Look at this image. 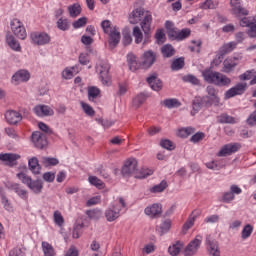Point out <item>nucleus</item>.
Listing matches in <instances>:
<instances>
[{
  "label": "nucleus",
  "instance_id": "obj_7",
  "mask_svg": "<svg viewBox=\"0 0 256 256\" xmlns=\"http://www.w3.org/2000/svg\"><path fill=\"white\" fill-rule=\"evenodd\" d=\"M109 69L110 66L108 63H100L96 66V71L100 75V80L102 81L103 85L109 87L111 85V76H109Z\"/></svg>",
  "mask_w": 256,
  "mask_h": 256
},
{
  "label": "nucleus",
  "instance_id": "obj_52",
  "mask_svg": "<svg viewBox=\"0 0 256 256\" xmlns=\"http://www.w3.org/2000/svg\"><path fill=\"white\" fill-rule=\"evenodd\" d=\"M191 35V29L185 28L181 31L178 30V38L176 41H183V39H187Z\"/></svg>",
  "mask_w": 256,
  "mask_h": 256
},
{
  "label": "nucleus",
  "instance_id": "obj_6",
  "mask_svg": "<svg viewBox=\"0 0 256 256\" xmlns=\"http://www.w3.org/2000/svg\"><path fill=\"white\" fill-rule=\"evenodd\" d=\"M240 27H247L246 35H248L250 39H256V16L244 18Z\"/></svg>",
  "mask_w": 256,
  "mask_h": 256
},
{
  "label": "nucleus",
  "instance_id": "obj_19",
  "mask_svg": "<svg viewBox=\"0 0 256 256\" xmlns=\"http://www.w3.org/2000/svg\"><path fill=\"white\" fill-rule=\"evenodd\" d=\"M163 213V207L161 204H153L145 208V214L148 215L151 219H157Z\"/></svg>",
  "mask_w": 256,
  "mask_h": 256
},
{
  "label": "nucleus",
  "instance_id": "obj_26",
  "mask_svg": "<svg viewBox=\"0 0 256 256\" xmlns=\"http://www.w3.org/2000/svg\"><path fill=\"white\" fill-rule=\"evenodd\" d=\"M30 78H31V75L27 70H20L12 76V81H14L15 84L17 85L19 83H23L27 81Z\"/></svg>",
  "mask_w": 256,
  "mask_h": 256
},
{
  "label": "nucleus",
  "instance_id": "obj_54",
  "mask_svg": "<svg viewBox=\"0 0 256 256\" xmlns=\"http://www.w3.org/2000/svg\"><path fill=\"white\" fill-rule=\"evenodd\" d=\"M219 123H230L234 124L235 123V118L232 116H229L228 114H222L219 117Z\"/></svg>",
  "mask_w": 256,
  "mask_h": 256
},
{
  "label": "nucleus",
  "instance_id": "obj_1",
  "mask_svg": "<svg viewBox=\"0 0 256 256\" xmlns=\"http://www.w3.org/2000/svg\"><path fill=\"white\" fill-rule=\"evenodd\" d=\"M202 76L206 83H211L212 85H216V87H229L231 85V78L217 71L204 70Z\"/></svg>",
  "mask_w": 256,
  "mask_h": 256
},
{
  "label": "nucleus",
  "instance_id": "obj_30",
  "mask_svg": "<svg viewBox=\"0 0 256 256\" xmlns=\"http://www.w3.org/2000/svg\"><path fill=\"white\" fill-rule=\"evenodd\" d=\"M236 48L237 42L226 43L219 49V54L225 57V55L231 53V51H234Z\"/></svg>",
  "mask_w": 256,
  "mask_h": 256
},
{
  "label": "nucleus",
  "instance_id": "obj_16",
  "mask_svg": "<svg viewBox=\"0 0 256 256\" xmlns=\"http://www.w3.org/2000/svg\"><path fill=\"white\" fill-rule=\"evenodd\" d=\"M151 23H153V17L151 14H146L141 22V27L145 35L144 43H147L151 39Z\"/></svg>",
  "mask_w": 256,
  "mask_h": 256
},
{
  "label": "nucleus",
  "instance_id": "obj_62",
  "mask_svg": "<svg viewBox=\"0 0 256 256\" xmlns=\"http://www.w3.org/2000/svg\"><path fill=\"white\" fill-rule=\"evenodd\" d=\"M125 93H127V84L119 83L116 95H118V97H123Z\"/></svg>",
  "mask_w": 256,
  "mask_h": 256
},
{
  "label": "nucleus",
  "instance_id": "obj_35",
  "mask_svg": "<svg viewBox=\"0 0 256 256\" xmlns=\"http://www.w3.org/2000/svg\"><path fill=\"white\" fill-rule=\"evenodd\" d=\"M81 4L80 3H75L73 5L68 6V12L70 17L75 18L79 17L81 15Z\"/></svg>",
  "mask_w": 256,
  "mask_h": 256
},
{
  "label": "nucleus",
  "instance_id": "obj_47",
  "mask_svg": "<svg viewBox=\"0 0 256 256\" xmlns=\"http://www.w3.org/2000/svg\"><path fill=\"white\" fill-rule=\"evenodd\" d=\"M164 189H167V182L165 180L152 187L150 191L151 193H163Z\"/></svg>",
  "mask_w": 256,
  "mask_h": 256
},
{
  "label": "nucleus",
  "instance_id": "obj_13",
  "mask_svg": "<svg viewBox=\"0 0 256 256\" xmlns=\"http://www.w3.org/2000/svg\"><path fill=\"white\" fill-rule=\"evenodd\" d=\"M206 96L207 97L210 106L215 105V107H219L220 98H219V91L215 89L213 86H207L206 88Z\"/></svg>",
  "mask_w": 256,
  "mask_h": 256
},
{
  "label": "nucleus",
  "instance_id": "obj_53",
  "mask_svg": "<svg viewBox=\"0 0 256 256\" xmlns=\"http://www.w3.org/2000/svg\"><path fill=\"white\" fill-rule=\"evenodd\" d=\"M57 27L60 31H67L69 29V22L67 19L60 18L57 21Z\"/></svg>",
  "mask_w": 256,
  "mask_h": 256
},
{
  "label": "nucleus",
  "instance_id": "obj_15",
  "mask_svg": "<svg viewBox=\"0 0 256 256\" xmlns=\"http://www.w3.org/2000/svg\"><path fill=\"white\" fill-rule=\"evenodd\" d=\"M32 143L37 149H45L47 147V136L39 131L33 132Z\"/></svg>",
  "mask_w": 256,
  "mask_h": 256
},
{
  "label": "nucleus",
  "instance_id": "obj_63",
  "mask_svg": "<svg viewBox=\"0 0 256 256\" xmlns=\"http://www.w3.org/2000/svg\"><path fill=\"white\" fill-rule=\"evenodd\" d=\"M200 9H215V4L213 0H206L200 5Z\"/></svg>",
  "mask_w": 256,
  "mask_h": 256
},
{
  "label": "nucleus",
  "instance_id": "obj_46",
  "mask_svg": "<svg viewBox=\"0 0 256 256\" xmlns=\"http://www.w3.org/2000/svg\"><path fill=\"white\" fill-rule=\"evenodd\" d=\"M133 37H135V43L137 45L143 41V32H141V28H139V26H135L133 28Z\"/></svg>",
  "mask_w": 256,
  "mask_h": 256
},
{
  "label": "nucleus",
  "instance_id": "obj_14",
  "mask_svg": "<svg viewBox=\"0 0 256 256\" xmlns=\"http://www.w3.org/2000/svg\"><path fill=\"white\" fill-rule=\"evenodd\" d=\"M239 149H241V144L239 143L226 144L220 149L217 156L227 157L228 155H233V153H237Z\"/></svg>",
  "mask_w": 256,
  "mask_h": 256
},
{
  "label": "nucleus",
  "instance_id": "obj_8",
  "mask_svg": "<svg viewBox=\"0 0 256 256\" xmlns=\"http://www.w3.org/2000/svg\"><path fill=\"white\" fill-rule=\"evenodd\" d=\"M157 61V54L152 50H148L143 53L140 61V66L142 69H151L155 62Z\"/></svg>",
  "mask_w": 256,
  "mask_h": 256
},
{
  "label": "nucleus",
  "instance_id": "obj_32",
  "mask_svg": "<svg viewBox=\"0 0 256 256\" xmlns=\"http://www.w3.org/2000/svg\"><path fill=\"white\" fill-rule=\"evenodd\" d=\"M184 244L182 241H176L172 246L168 248V253L171 256H177L179 253H181V249H183Z\"/></svg>",
  "mask_w": 256,
  "mask_h": 256
},
{
  "label": "nucleus",
  "instance_id": "obj_24",
  "mask_svg": "<svg viewBox=\"0 0 256 256\" xmlns=\"http://www.w3.org/2000/svg\"><path fill=\"white\" fill-rule=\"evenodd\" d=\"M145 15V10L143 8H136L133 10L128 18L129 23L131 25H137L139 21H141V18Z\"/></svg>",
  "mask_w": 256,
  "mask_h": 256
},
{
  "label": "nucleus",
  "instance_id": "obj_57",
  "mask_svg": "<svg viewBox=\"0 0 256 256\" xmlns=\"http://www.w3.org/2000/svg\"><path fill=\"white\" fill-rule=\"evenodd\" d=\"M54 223H56V225H59V227H61L63 223H65V219H63L61 212L59 211L54 212Z\"/></svg>",
  "mask_w": 256,
  "mask_h": 256
},
{
  "label": "nucleus",
  "instance_id": "obj_9",
  "mask_svg": "<svg viewBox=\"0 0 256 256\" xmlns=\"http://www.w3.org/2000/svg\"><path fill=\"white\" fill-rule=\"evenodd\" d=\"M138 162L135 158L128 159L123 167H122V175L123 177H131V175H135L137 172Z\"/></svg>",
  "mask_w": 256,
  "mask_h": 256
},
{
  "label": "nucleus",
  "instance_id": "obj_36",
  "mask_svg": "<svg viewBox=\"0 0 256 256\" xmlns=\"http://www.w3.org/2000/svg\"><path fill=\"white\" fill-rule=\"evenodd\" d=\"M160 104L164 105L167 109H174L176 107H181V102L175 98L165 99L160 102Z\"/></svg>",
  "mask_w": 256,
  "mask_h": 256
},
{
  "label": "nucleus",
  "instance_id": "obj_4",
  "mask_svg": "<svg viewBox=\"0 0 256 256\" xmlns=\"http://www.w3.org/2000/svg\"><path fill=\"white\" fill-rule=\"evenodd\" d=\"M206 251L208 256H221L219 241L211 235L206 236Z\"/></svg>",
  "mask_w": 256,
  "mask_h": 256
},
{
  "label": "nucleus",
  "instance_id": "obj_5",
  "mask_svg": "<svg viewBox=\"0 0 256 256\" xmlns=\"http://www.w3.org/2000/svg\"><path fill=\"white\" fill-rule=\"evenodd\" d=\"M201 243H203V236L197 235L195 239L189 242V244L184 249V256H193L197 255L199 248L201 247Z\"/></svg>",
  "mask_w": 256,
  "mask_h": 256
},
{
  "label": "nucleus",
  "instance_id": "obj_37",
  "mask_svg": "<svg viewBox=\"0 0 256 256\" xmlns=\"http://www.w3.org/2000/svg\"><path fill=\"white\" fill-rule=\"evenodd\" d=\"M11 189L12 191H15V193H17V195H19L21 199H27L29 195V192H27V190L25 189H22L21 185H19L18 183L12 184Z\"/></svg>",
  "mask_w": 256,
  "mask_h": 256
},
{
  "label": "nucleus",
  "instance_id": "obj_17",
  "mask_svg": "<svg viewBox=\"0 0 256 256\" xmlns=\"http://www.w3.org/2000/svg\"><path fill=\"white\" fill-rule=\"evenodd\" d=\"M5 119L9 125H18L23 120V116L15 110H8L5 113Z\"/></svg>",
  "mask_w": 256,
  "mask_h": 256
},
{
  "label": "nucleus",
  "instance_id": "obj_25",
  "mask_svg": "<svg viewBox=\"0 0 256 256\" xmlns=\"http://www.w3.org/2000/svg\"><path fill=\"white\" fill-rule=\"evenodd\" d=\"M146 81L153 91H161L163 89V82L157 77V74L148 77Z\"/></svg>",
  "mask_w": 256,
  "mask_h": 256
},
{
  "label": "nucleus",
  "instance_id": "obj_43",
  "mask_svg": "<svg viewBox=\"0 0 256 256\" xmlns=\"http://www.w3.org/2000/svg\"><path fill=\"white\" fill-rule=\"evenodd\" d=\"M147 99V96L143 93L137 95L134 99H133V107H135V109H139V107L142 106L143 103H145V100Z\"/></svg>",
  "mask_w": 256,
  "mask_h": 256
},
{
  "label": "nucleus",
  "instance_id": "obj_28",
  "mask_svg": "<svg viewBox=\"0 0 256 256\" xmlns=\"http://www.w3.org/2000/svg\"><path fill=\"white\" fill-rule=\"evenodd\" d=\"M6 43L9 45L10 48H12L13 51H21V44H19V41L15 39V36L7 34Z\"/></svg>",
  "mask_w": 256,
  "mask_h": 256
},
{
  "label": "nucleus",
  "instance_id": "obj_61",
  "mask_svg": "<svg viewBox=\"0 0 256 256\" xmlns=\"http://www.w3.org/2000/svg\"><path fill=\"white\" fill-rule=\"evenodd\" d=\"M203 139H205V133L197 132L190 138V141L192 143H199V141H203Z\"/></svg>",
  "mask_w": 256,
  "mask_h": 256
},
{
  "label": "nucleus",
  "instance_id": "obj_20",
  "mask_svg": "<svg viewBox=\"0 0 256 256\" xmlns=\"http://www.w3.org/2000/svg\"><path fill=\"white\" fill-rule=\"evenodd\" d=\"M33 111L38 117H51L52 115H55L53 108L47 105H37Z\"/></svg>",
  "mask_w": 256,
  "mask_h": 256
},
{
  "label": "nucleus",
  "instance_id": "obj_33",
  "mask_svg": "<svg viewBox=\"0 0 256 256\" xmlns=\"http://www.w3.org/2000/svg\"><path fill=\"white\" fill-rule=\"evenodd\" d=\"M101 97V90L95 86H91L88 88V100L95 102L96 99Z\"/></svg>",
  "mask_w": 256,
  "mask_h": 256
},
{
  "label": "nucleus",
  "instance_id": "obj_48",
  "mask_svg": "<svg viewBox=\"0 0 256 256\" xmlns=\"http://www.w3.org/2000/svg\"><path fill=\"white\" fill-rule=\"evenodd\" d=\"M182 81H184V83H191L192 85H200V81L191 74L185 75L182 77Z\"/></svg>",
  "mask_w": 256,
  "mask_h": 256
},
{
  "label": "nucleus",
  "instance_id": "obj_11",
  "mask_svg": "<svg viewBox=\"0 0 256 256\" xmlns=\"http://www.w3.org/2000/svg\"><path fill=\"white\" fill-rule=\"evenodd\" d=\"M11 30L12 33H14L16 37H18V39H26L27 30H25V26H23V23H21V21H19L18 19H14L11 22Z\"/></svg>",
  "mask_w": 256,
  "mask_h": 256
},
{
  "label": "nucleus",
  "instance_id": "obj_3",
  "mask_svg": "<svg viewBox=\"0 0 256 256\" xmlns=\"http://www.w3.org/2000/svg\"><path fill=\"white\" fill-rule=\"evenodd\" d=\"M18 179L24 184L27 185L29 189L33 191L36 195H39L41 191H43V181L41 180H32L31 177H29L25 173H18L17 174Z\"/></svg>",
  "mask_w": 256,
  "mask_h": 256
},
{
  "label": "nucleus",
  "instance_id": "obj_12",
  "mask_svg": "<svg viewBox=\"0 0 256 256\" xmlns=\"http://www.w3.org/2000/svg\"><path fill=\"white\" fill-rule=\"evenodd\" d=\"M245 91H247V83H238L225 92V99H231L232 97H237V95H243Z\"/></svg>",
  "mask_w": 256,
  "mask_h": 256
},
{
  "label": "nucleus",
  "instance_id": "obj_40",
  "mask_svg": "<svg viewBox=\"0 0 256 256\" xmlns=\"http://www.w3.org/2000/svg\"><path fill=\"white\" fill-rule=\"evenodd\" d=\"M183 67H185V58L183 57L175 59L171 64L172 71H179Z\"/></svg>",
  "mask_w": 256,
  "mask_h": 256
},
{
  "label": "nucleus",
  "instance_id": "obj_45",
  "mask_svg": "<svg viewBox=\"0 0 256 256\" xmlns=\"http://www.w3.org/2000/svg\"><path fill=\"white\" fill-rule=\"evenodd\" d=\"M42 165L44 167H55V165H59V160L57 158L42 157Z\"/></svg>",
  "mask_w": 256,
  "mask_h": 256
},
{
  "label": "nucleus",
  "instance_id": "obj_34",
  "mask_svg": "<svg viewBox=\"0 0 256 256\" xmlns=\"http://www.w3.org/2000/svg\"><path fill=\"white\" fill-rule=\"evenodd\" d=\"M83 227H85V224L83 222L77 221L74 224L73 232H72L73 239H79V237L83 235Z\"/></svg>",
  "mask_w": 256,
  "mask_h": 256
},
{
  "label": "nucleus",
  "instance_id": "obj_44",
  "mask_svg": "<svg viewBox=\"0 0 256 256\" xmlns=\"http://www.w3.org/2000/svg\"><path fill=\"white\" fill-rule=\"evenodd\" d=\"M44 256H55V249L48 242H42Z\"/></svg>",
  "mask_w": 256,
  "mask_h": 256
},
{
  "label": "nucleus",
  "instance_id": "obj_56",
  "mask_svg": "<svg viewBox=\"0 0 256 256\" xmlns=\"http://www.w3.org/2000/svg\"><path fill=\"white\" fill-rule=\"evenodd\" d=\"M81 106L86 115H89L90 117L95 115V110H93V107H91L89 104L81 102Z\"/></svg>",
  "mask_w": 256,
  "mask_h": 256
},
{
  "label": "nucleus",
  "instance_id": "obj_55",
  "mask_svg": "<svg viewBox=\"0 0 256 256\" xmlns=\"http://www.w3.org/2000/svg\"><path fill=\"white\" fill-rule=\"evenodd\" d=\"M86 215L89 217V219H94L95 221H97V219L101 218V211L88 210V211H86Z\"/></svg>",
  "mask_w": 256,
  "mask_h": 256
},
{
  "label": "nucleus",
  "instance_id": "obj_51",
  "mask_svg": "<svg viewBox=\"0 0 256 256\" xmlns=\"http://www.w3.org/2000/svg\"><path fill=\"white\" fill-rule=\"evenodd\" d=\"M160 145L163 149H167V151H173V149H175V144H173L169 139H162L160 141Z\"/></svg>",
  "mask_w": 256,
  "mask_h": 256
},
{
  "label": "nucleus",
  "instance_id": "obj_23",
  "mask_svg": "<svg viewBox=\"0 0 256 256\" xmlns=\"http://www.w3.org/2000/svg\"><path fill=\"white\" fill-rule=\"evenodd\" d=\"M241 59V57H232V58H229V59H226L224 62H223V68H222V71L223 73H231V71H233L237 65H238V62Z\"/></svg>",
  "mask_w": 256,
  "mask_h": 256
},
{
  "label": "nucleus",
  "instance_id": "obj_21",
  "mask_svg": "<svg viewBox=\"0 0 256 256\" xmlns=\"http://www.w3.org/2000/svg\"><path fill=\"white\" fill-rule=\"evenodd\" d=\"M120 41H121V32H119L116 28H114L109 33V39H108L109 49L111 50L115 49V47L119 45Z\"/></svg>",
  "mask_w": 256,
  "mask_h": 256
},
{
  "label": "nucleus",
  "instance_id": "obj_49",
  "mask_svg": "<svg viewBox=\"0 0 256 256\" xmlns=\"http://www.w3.org/2000/svg\"><path fill=\"white\" fill-rule=\"evenodd\" d=\"M254 75H256L255 69L248 70L245 73L241 74L239 76L240 81H249L250 79H253Z\"/></svg>",
  "mask_w": 256,
  "mask_h": 256
},
{
  "label": "nucleus",
  "instance_id": "obj_27",
  "mask_svg": "<svg viewBox=\"0 0 256 256\" xmlns=\"http://www.w3.org/2000/svg\"><path fill=\"white\" fill-rule=\"evenodd\" d=\"M165 27H166L167 35L169 39H171L172 41H175V39L177 40L179 35V30L175 28V24H173V22L171 21H166Z\"/></svg>",
  "mask_w": 256,
  "mask_h": 256
},
{
  "label": "nucleus",
  "instance_id": "obj_18",
  "mask_svg": "<svg viewBox=\"0 0 256 256\" xmlns=\"http://www.w3.org/2000/svg\"><path fill=\"white\" fill-rule=\"evenodd\" d=\"M31 40L35 45H47L51 41V37L47 33L34 32L31 34Z\"/></svg>",
  "mask_w": 256,
  "mask_h": 256
},
{
  "label": "nucleus",
  "instance_id": "obj_38",
  "mask_svg": "<svg viewBox=\"0 0 256 256\" xmlns=\"http://www.w3.org/2000/svg\"><path fill=\"white\" fill-rule=\"evenodd\" d=\"M149 175H153V170L150 169H138L136 168V172L134 174L135 179H145V177H149Z\"/></svg>",
  "mask_w": 256,
  "mask_h": 256
},
{
  "label": "nucleus",
  "instance_id": "obj_41",
  "mask_svg": "<svg viewBox=\"0 0 256 256\" xmlns=\"http://www.w3.org/2000/svg\"><path fill=\"white\" fill-rule=\"evenodd\" d=\"M195 219H196V216H193V214H191V216L187 219V221L184 223L182 227L183 235H186L189 229L193 227V225H195Z\"/></svg>",
  "mask_w": 256,
  "mask_h": 256
},
{
  "label": "nucleus",
  "instance_id": "obj_50",
  "mask_svg": "<svg viewBox=\"0 0 256 256\" xmlns=\"http://www.w3.org/2000/svg\"><path fill=\"white\" fill-rule=\"evenodd\" d=\"M251 233H253V226H251V224L245 225L241 234L242 239H249Z\"/></svg>",
  "mask_w": 256,
  "mask_h": 256
},
{
  "label": "nucleus",
  "instance_id": "obj_31",
  "mask_svg": "<svg viewBox=\"0 0 256 256\" xmlns=\"http://www.w3.org/2000/svg\"><path fill=\"white\" fill-rule=\"evenodd\" d=\"M28 165H29V169L30 171H32V173H34V175H39V173H41V166L39 165V160L37 159V157H32L29 161H28Z\"/></svg>",
  "mask_w": 256,
  "mask_h": 256
},
{
  "label": "nucleus",
  "instance_id": "obj_58",
  "mask_svg": "<svg viewBox=\"0 0 256 256\" xmlns=\"http://www.w3.org/2000/svg\"><path fill=\"white\" fill-rule=\"evenodd\" d=\"M122 43L124 47H127V45H131V43H133V38L131 37V33L123 32Z\"/></svg>",
  "mask_w": 256,
  "mask_h": 256
},
{
  "label": "nucleus",
  "instance_id": "obj_10",
  "mask_svg": "<svg viewBox=\"0 0 256 256\" xmlns=\"http://www.w3.org/2000/svg\"><path fill=\"white\" fill-rule=\"evenodd\" d=\"M203 107H211V104L209 103V98L204 96H196L192 101L191 115H197V112L200 109H203Z\"/></svg>",
  "mask_w": 256,
  "mask_h": 256
},
{
  "label": "nucleus",
  "instance_id": "obj_59",
  "mask_svg": "<svg viewBox=\"0 0 256 256\" xmlns=\"http://www.w3.org/2000/svg\"><path fill=\"white\" fill-rule=\"evenodd\" d=\"M160 229H161V235H163L164 233H168V231L171 230V220H165L161 226H160Z\"/></svg>",
  "mask_w": 256,
  "mask_h": 256
},
{
  "label": "nucleus",
  "instance_id": "obj_2",
  "mask_svg": "<svg viewBox=\"0 0 256 256\" xmlns=\"http://www.w3.org/2000/svg\"><path fill=\"white\" fill-rule=\"evenodd\" d=\"M230 12L238 19L240 27L243 19H249V10L241 4V0H230Z\"/></svg>",
  "mask_w": 256,
  "mask_h": 256
},
{
  "label": "nucleus",
  "instance_id": "obj_22",
  "mask_svg": "<svg viewBox=\"0 0 256 256\" xmlns=\"http://www.w3.org/2000/svg\"><path fill=\"white\" fill-rule=\"evenodd\" d=\"M17 159H21V156L13 153H5L0 154V161H3L9 167H13V165H17Z\"/></svg>",
  "mask_w": 256,
  "mask_h": 256
},
{
  "label": "nucleus",
  "instance_id": "obj_64",
  "mask_svg": "<svg viewBox=\"0 0 256 256\" xmlns=\"http://www.w3.org/2000/svg\"><path fill=\"white\" fill-rule=\"evenodd\" d=\"M155 39H156L157 43H164L163 39H165V33L163 32V30L156 31Z\"/></svg>",
  "mask_w": 256,
  "mask_h": 256
},
{
  "label": "nucleus",
  "instance_id": "obj_42",
  "mask_svg": "<svg viewBox=\"0 0 256 256\" xmlns=\"http://www.w3.org/2000/svg\"><path fill=\"white\" fill-rule=\"evenodd\" d=\"M88 181L90 185L97 187V189H105V183H103L97 176H89Z\"/></svg>",
  "mask_w": 256,
  "mask_h": 256
},
{
  "label": "nucleus",
  "instance_id": "obj_39",
  "mask_svg": "<svg viewBox=\"0 0 256 256\" xmlns=\"http://www.w3.org/2000/svg\"><path fill=\"white\" fill-rule=\"evenodd\" d=\"M161 53L165 58L173 57L175 55V49L172 45L166 44L161 48Z\"/></svg>",
  "mask_w": 256,
  "mask_h": 256
},
{
  "label": "nucleus",
  "instance_id": "obj_60",
  "mask_svg": "<svg viewBox=\"0 0 256 256\" xmlns=\"http://www.w3.org/2000/svg\"><path fill=\"white\" fill-rule=\"evenodd\" d=\"M87 25V17L79 18L73 23L74 29H80V27H85Z\"/></svg>",
  "mask_w": 256,
  "mask_h": 256
},
{
  "label": "nucleus",
  "instance_id": "obj_29",
  "mask_svg": "<svg viewBox=\"0 0 256 256\" xmlns=\"http://www.w3.org/2000/svg\"><path fill=\"white\" fill-rule=\"evenodd\" d=\"M120 209L115 208V206H113L112 208H109L106 210L105 212V217L107 219V221H115L116 219H119V213H120Z\"/></svg>",
  "mask_w": 256,
  "mask_h": 256
}]
</instances>
